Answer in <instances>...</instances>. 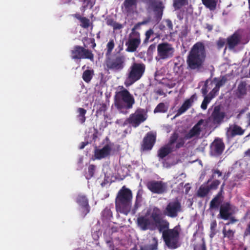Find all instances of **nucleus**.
<instances>
[{
    "label": "nucleus",
    "mask_w": 250,
    "mask_h": 250,
    "mask_svg": "<svg viewBox=\"0 0 250 250\" xmlns=\"http://www.w3.org/2000/svg\"><path fill=\"white\" fill-rule=\"evenodd\" d=\"M136 224L142 230H154L158 229L160 232L169 228V222L163 219L161 210L156 207L147 210L145 215L139 216Z\"/></svg>",
    "instance_id": "1"
},
{
    "label": "nucleus",
    "mask_w": 250,
    "mask_h": 250,
    "mask_svg": "<svg viewBox=\"0 0 250 250\" xmlns=\"http://www.w3.org/2000/svg\"><path fill=\"white\" fill-rule=\"evenodd\" d=\"M206 58V51L203 42L195 43L189 52L187 59L188 67L190 70L199 71L204 67Z\"/></svg>",
    "instance_id": "2"
},
{
    "label": "nucleus",
    "mask_w": 250,
    "mask_h": 250,
    "mask_svg": "<svg viewBox=\"0 0 250 250\" xmlns=\"http://www.w3.org/2000/svg\"><path fill=\"white\" fill-rule=\"evenodd\" d=\"M135 101L133 96L125 88L116 93L114 104L120 113L126 114L127 110L131 109Z\"/></svg>",
    "instance_id": "3"
},
{
    "label": "nucleus",
    "mask_w": 250,
    "mask_h": 250,
    "mask_svg": "<svg viewBox=\"0 0 250 250\" xmlns=\"http://www.w3.org/2000/svg\"><path fill=\"white\" fill-rule=\"evenodd\" d=\"M132 198L131 190L123 186L118 191L115 199L117 211L127 215L130 210Z\"/></svg>",
    "instance_id": "4"
},
{
    "label": "nucleus",
    "mask_w": 250,
    "mask_h": 250,
    "mask_svg": "<svg viewBox=\"0 0 250 250\" xmlns=\"http://www.w3.org/2000/svg\"><path fill=\"white\" fill-rule=\"evenodd\" d=\"M145 70L146 65L144 63L133 62L128 68L127 77L124 83L125 86L128 87L141 79Z\"/></svg>",
    "instance_id": "5"
},
{
    "label": "nucleus",
    "mask_w": 250,
    "mask_h": 250,
    "mask_svg": "<svg viewBox=\"0 0 250 250\" xmlns=\"http://www.w3.org/2000/svg\"><path fill=\"white\" fill-rule=\"evenodd\" d=\"M105 63L108 69L119 72L125 66L126 57L124 54L118 52L106 57Z\"/></svg>",
    "instance_id": "6"
},
{
    "label": "nucleus",
    "mask_w": 250,
    "mask_h": 250,
    "mask_svg": "<svg viewBox=\"0 0 250 250\" xmlns=\"http://www.w3.org/2000/svg\"><path fill=\"white\" fill-rule=\"evenodd\" d=\"M205 123L203 119L200 120L187 133L184 137L179 138L175 145V149H178L184 146L186 140H189L193 137H198L202 131L201 125Z\"/></svg>",
    "instance_id": "7"
},
{
    "label": "nucleus",
    "mask_w": 250,
    "mask_h": 250,
    "mask_svg": "<svg viewBox=\"0 0 250 250\" xmlns=\"http://www.w3.org/2000/svg\"><path fill=\"white\" fill-rule=\"evenodd\" d=\"M162 232V237L166 245L169 248L175 249L178 247L179 233L174 229H165Z\"/></svg>",
    "instance_id": "8"
},
{
    "label": "nucleus",
    "mask_w": 250,
    "mask_h": 250,
    "mask_svg": "<svg viewBox=\"0 0 250 250\" xmlns=\"http://www.w3.org/2000/svg\"><path fill=\"white\" fill-rule=\"evenodd\" d=\"M227 79L225 76L221 78H214L212 81L210 79H207L205 82L204 85L201 89V92L203 95H207L208 89L212 86L213 83H215V87L210 92L209 95H215L220 89V88L225 84Z\"/></svg>",
    "instance_id": "9"
},
{
    "label": "nucleus",
    "mask_w": 250,
    "mask_h": 250,
    "mask_svg": "<svg viewBox=\"0 0 250 250\" xmlns=\"http://www.w3.org/2000/svg\"><path fill=\"white\" fill-rule=\"evenodd\" d=\"M86 47L84 44L83 46L75 45L71 51V58L74 60L88 59L93 62L94 54L91 50Z\"/></svg>",
    "instance_id": "10"
},
{
    "label": "nucleus",
    "mask_w": 250,
    "mask_h": 250,
    "mask_svg": "<svg viewBox=\"0 0 250 250\" xmlns=\"http://www.w3.org/2000/svg\"><path fill=\"white\" fill-rule=\"evenodd\" d=\"M147 118V111L145 109L138 108L134 113L131 114L126 122L134 127H137L144 122Z\"/></svg>",
    "instance_id": "11"
},
{
    "label": "nucleus",
    "mask_w": 250,
    "mask_h": 250,
    "mask_svg": "<svg viewBox=\"0 0 250 250\" xmlns=\"http://www.w3.org/2000/svg\"><path fill=\"white\" fill-rule=\"evenodd\" d=\"M143 2L148 8L153 10L154 18L157 22H159L162 18L165 6L161 0H143Z\"/></svg>",
    "instance_id": "12"
},
{
    "label": "nucleus",
    "mask_w": 250,
    "mask_h": 250,
    "mask_svg": "<svg viewBox=\"0 0 250 250\" xmlns=\"http://www.w3.org/2000/svg\"><path fill=\"white\" fill-rule=\"evenodd\" d=\"M212 111L211 115L208 117V119L214 125H219L224 121L226 113L224 111L221 105H216L212 107Z\"/></svg>",
    "instance_id": "13"
},
{
    "label": "nucleus",
    "mask_w": 250,
    "mask_h": 250,
    "mask_svg": "<svg viewBox=\"0 0 250 250\" xmlns=\"http://www.w3.org/2000/svg\"><path fill=\"white\" fill-rule=\"evenodd\" d=\"M140 34L139 32H133L131 30L129 35L128 41L125 42L127 46L125 50L128 52H134L141 43Z\"/></svg>",
    "instance_id": "14"
},
{
    "label": "nucleus",
    "mask_w": 250,
    "mask_h": 250,
    "mask_svg": "<svg viewBox=\"0 0 250 250\" xmlns=\"http://www.w3.org/2000/svg\"><path fill=\"white\" fill-rule=\"evenodd\" d=\"M174 49L171 44L163 42L157 46V53L159 59L166 60L173 56Z\"/></svg>",
    "instance_id": "15"
},
{
    "label": "nucleus",
    "mask_w": 250,
    "mask_h": 250,
    "mask_svg": "<svg viewBox=\"0 0 250 250\" xmlns=\"http://www.w3.org/2000/svg\"><path fill=\"white\" fill-rule=\"evenodd\" d=\"M147 188L153 193L162 194L167 190V184L162 181L150 180L146 183Z\"/></svg>",
    "instance_id": "16"
},
{
    "label": "nucleus",
    "mask_w": 250,
    "mask_h": 250,
    "mask_svg": "<svg viewBox=\"0 0 250 250\" xmlns=\"http://www.w3.org/2000/svg\"><path fill=\"white\" fill-rule=\"evenodd\" d=\"M181 211V203L176 201L170 202L167 205L164 210V213L168 217L175 218L178 216V213Z\"/></svg>",
    "instance_id": "17"
},
{
    "label": "nucleus",
    "mask_w": 250,
    "mask_h": 250,
    "mask_svg": "<svg viewBox=\"0 0 250 250\" xmlns=\"http://www.w3.org/2000/svg\"><path fill=\"white\" fill-rule=\"evenodd\" d=\"M156 140V135L152 132H148L144 137L141 143V149L143 151L152 149Z\"/></svg>",
    "instance_id": "18"
},
{
    "label": "nucleus",
    "mask_w": 250,
    "mask_h": 250,
    "mask_svg": "<svg viewBox=\"0 0 250 250\" xmlns=\"http://www.w3.org/2000/svg\"><path fill=\"white\" fill-rule=\"evenodd\" d=\"M226 40L227 44L225 46L224 53H225L228 48L230 50H234L236 46L240 44L241 37L238 33L235 32L229 36Z\"/></svg>",
    "instance_id": "19"
},
{
    "label": "nucleus",
    "mask_w": 250,
    "mask_h": 250,
    "mask_svg": "<svg viewBox=\"0 0 250 250\" xmlns=\"http://www.w3.org/2000/svg\"><path fill=\"white\" fill-rule=\"evenodd\" d=\"M232 206L229 202H224L219 208V216L220 218L227 220L233 214L232 211Z\"/></svg>",
    "instance_id": "20"
},
{
    "label": "nucleus",
    "mask_w": 250,
    "mask_h": 250,
    "mask_svg": "<svg viewBox=\"0 0 250 250\" xmlns=\"http://www.w3.org/2000/svg\"><path fill=\"white\" fill-rule=\"evenodd\" d=\"M111 151V147L109 144L105 145L101 149H96L94 151L95 159L101 160L108 156Z\"/></svg>",
    "instance_id": "21"
},
{
    "label": "nucleus",
    "mask_w": 250,
    "mask_h": 250,
    "mask_svg": "<svg viewBox=\"0 0 250 250\" xmlns=\"http://www.w3.org/2000/svg\"><path fill=\"white\" fill-rule=\"evenodd\" d=\"M245 131V129L238 125H233L228 129L226 134L229 138H232L237 135H243Z\"/></svg>",
    "instance_id": "22"
},
{
    "label": "nucleus",
    "mask_w": 250,
    "mask_h": 250,
    "mask_svg": "<svg viewBox=\"0 0 250 250\" xmlns=\"http://www.w3.org/2000/svg\"><path fill=\"white\" fill-rule=\"evenodd\" d=\"M225 147V144L221 139H216L212 143L211 149L214 155L219 156L223 152Z\"/></svg>",
    "instance_id": "23"
},
{
    "label": "nucleus",
    "mask_w": 250,
    "mask_h": 250,
    "mask_svg": "<svg viewBox=\"0 0 250 250\" xmlns=\"http://www.w3.org/2000/svg\"><path fill=\"white\" fill-rule=\"evenodd\" d=\"M77 202L82 206L83 209V212L84 215L87 214L90 211V207L87 198L84 195H79L77 199Z\"/></svg>",
    "instance_id": "24"
},
{
    "label": "nucleus",
    "mask_w": 250,
    "mask_h": 250,
    "mask_svg": "<svg viewBox=\"0 0 250 250\" xmlns=\"http://www.w3.org/2000/svg\"><path fill=\"white\" fill-rule=\"evenodd\" d=\"M236 230L235 229L227 228V226L223 227L222 230L223 237L229 240L232 241L234 239Z\"/></svg>",
    "instance_id": "25"
},
{
    "label": "nucleus",
    "mask_w": 250,
    "mask_h": 250,
    "mask_svg": "<svg viewBox=\"0 0 250 250\" xmlns=\"http://www.w3.org/2000/svg\"><path fill=\"white\" fill-rule=\"evenodd\" d=\"M173 148L170 147L167 145L162 147L158 151V156L163 159L173 151Z\"/></svg>",
    "instance_id": "26"
},
{
    "label": "nucleus",
    "mask_w": 250,
    "mask_h": 250,
    "mask_svg": "<svg viewBox=\"0 0 250 250\" xmlns=\"http://www.w3.org/2000/svg\"><path fill=\"white\" fill-rule=\"evenodd\" d=\"M138 0H125L123 4L125 11L127 13H130L136 7Z\"/></svg>",
    "instance_id": "27"
},
{
    "label": "nucleus",
    "mask_w": 250,
    "mask_h": 250,
    "mask_svg": "<svg viewBox=\"0 0 250 250\" xmlns=\"http://www.w3.org/2000/svg\"><path fill=\"white\" fill-rule=\"evenodd\" d=\"M223 199H220L214 196L211 200L209 204V209L216 210L220 208V206L223 204Z\"/></svg>",
    "instance_id": "28"
},
{
    "label": "nucleus",
    "mask_w": 250,
    "mask_h": 250,
    "mask_svg": "<svg viewBox=\"0 0 250 250\" xmlns=\"http://www.w3.org/2000/svg\"><path fill=\"white\" fill-rule=\"evenodd\" d=\"M202 3L210 11L216 9L218 0H201Z\"/></svg>",
    "instance_id": "29"
},
{
    "label": "nucleus",
    "mask_w": 250,
    "mask_h": 250,
    "mask_svg": "<svg viewBox=\"0 0 250 250\" xmlns=\"http://www.w3.org/2000/svg\"><path fill=\"white\" fill-rule=\"evenodd\" d=\"M247 84L245 82H241L238 85L237 95L238 98H242L247 94Z\"/></svg>",
    "instance_id": "30"
},
{
    "label": "nucleus",
    "mask_w": 250,
    "mask_h": 250,
    "mask_svg": "<svg viewBox=\"0 0 250 250\" xmlns=\"http://www.w3.org/2000/svg\"><path fill=\"white\" fill-rule=\"evenodd\" d=\"M94 75V72L93 69H87L83 71L82 78L85 83H89L92 80Z\"/></svg>",
    "instance_id": "31"
},
{
    "label": "nucleus",
    "mask_w": 250,
    "mask_h": 250,
    "mask_svg": "<svg viewBox=\"0 0 250 250\" xmlns=\"http://www.w3.org/2000/svg\"><path fill=\"white\" fill-rule=\"evenodd\" d=\"M77 113L78 114L77 117L79 122L82 124H83L86 120V110L82 107H79L77 109Z\"/></svg>",
    "instance_id": "32"
},
{
    "label": "nucleus",
    "mask_w": 250,
    "mask_h": 250,
    "mask_svg": "<svg viewBox=\"0 0 250 250\" xmlns=\"http://www.w3.org/2000/svg\"><path fill=\"white\" fill-rule=\"evenodd\" d=\"M210 190L207 186L202 185L197 191V196L201 198H204L207 196Z\"/></svg>",
    "instance_id": "33"
},
{
    "label": "nucleus",
    "mask_w": 250,
    "mask_h": 250,
    "mask_svg": "<svg viewBox=\"0 0 250 250\" xmlns=\"http://www.w3.org/2000/svg\"><path fill=\"white\" fill-rule=\"evenodd\" d=\"M197 99L196 93L193 94L189 99H187L183 104V105L185 106L187 109H189L193 104L194 102Z\"/></svg>",
    "instance_id": "34"
},
{
    "label": "nucleus",
    "mask_w": 250,
    "mask_h": 250,
    "mask_svg": "<svg viewBox=\"0 0 250 250\" xmlns=\"http://www.w3.org/2000/svg\"><path fill=\"white\" fill-rule=\"evenodd\" d=\"M188 0H174L173 6L175 9H179L183 6L188 5Z\"/></svg>",
    "instance_id": "35"
},
{
    "label": "nucleus",
    "mask_w": 250,
    "mask_h": 250,
    "mask_svg": "<svg viewBox=\"0 0 250 250\" xmlns=\"http://www.w3.org/2000/svg\"><path fill=\"white\" fill-rule=\"evenodd\" d=\"M115 43L113 39L109 40V42L106 44V52L105 53L106 57L111 55V52L114 47Z\"/></svg>",
    "instance_id": "36"
},
{
    "label": "nucleus",
    "mask_w": 250,
    "mask_h": 250,
    "mask_svg": "<svg viewBox=\"0 0 250 250\" xmlns=\"http://www.w3.org/2000/svg\"><path fill=\"white\" fill-rule=\"evenodd\" d=\"M167 108L163 103H159L154 110V113H165L167 111Z\"/></svg>",
    "instance_id": "37"
},
{
    "label": "nucleus",
    "mask_w": 250,
    "mask_h": 250,
    "mask_svg": "<svg viewBox=\"0 0 250 250\" xmlns=\"http://www.w3.org/2000/svg\"><path fill=\"white\" fill-rule=\"evenodd\" d=\"M179 139V138L178 133L176 132H174L171 134V136L170 137L167 145L171 147L172 146V145H173L175 143H177Z\"/></svg>",
    "instance_id": "38"
},
{
    "label": "nucleus",
    "mask_w": 250,
    "mask_h": 250,
    "mask_svg": "<svg viewBox=\"0 0 250 250\" xmlns=\"http://www.w3.org/2000/svg\"><path fill=\"white\" fill-rule=\"evenodd\" d=\"M216 47L218 50L221 49L227 44V40L222 37H219L216 42Z\"/></svg>",
    "instance_id": "39"
},
{
    "label": "nucleus",
    "mask_w": 250,
    "mask_h": 250,
    "mask_svg": "<svg viewBox=\"0 0 250 250\" xmlns=\"http://www.w3.org/2000/svg\"><path fill=\"white\" fill-rule=\"evenodd\" d=\"M210 95L211 96L210 97H208L206 95H204L205 96L204 99L201 105V107L203 110H206L207 108L208 104L210 102L211 99L215 96L214 95H213V96H212V95Z\"/></svg>",
    "instance_id": "40"
},
{
    "label": "nucleus",
    "mask_w": 250,
    "mask_h": 250,
    "mask_svg": "<svg viewBox=\"0 0 250 250\" xmlns=\"http://www.w3.org/2000/svg\"><path fill=\"white\" fill-rule=\"evenodd\" d=\"M95 166L94 165H90L88 168V175L86 176L87 179L91 178L94 174Z\"/></svg>",
    "instance_id": "41"
},
{
    "label": "nucleus",
    "mask_w": 250,
    "mask_h": 250,
    "mask_svg": "<svg viewBox=\"0 0 250 250\" xmlns=\"http://www.w3.org/2000/svg\"><path fill=\"white\" fill-rule=\"evenodd\" d=\"M146 247L149 250H157L158 247V242L157 239L153 238L152 239V243L150 245H147Z\"/></svg>",
    "instance_id": "42"
},
{
    "label": "nucleus",
    "mask_w": 250,
    "mask_h": 250,
    "mask_svg": "<svg viewBox=\"0 0 250 250\" xmlns=\"http://www.w3.org/2000/svg\"><path fill=\"white\" fill-rule=\"evenodd\" d=\"M220 184V182L218 180H215L209 186H208V188L209 190L216 189Z\"/></svg>",
    "instance_id": "43"
},
{
    "label": "nucleus",
    "mask_w": 250,
    "mask_h": 250,
    "mask_svg": "<svg viewBox=\"0 0 250 250\" xmlns=\"http://www.w3.org/2000/svg\"><path fill=\"white\" fill-rule=\"evenodd\" d=\"M102 215L105 219H110L112 216V213L110 209L106 208L102 212Z\"/></svg>",
    "instance_id": "44"
},
{
    "label": "nucleus",
    "mask_w": 250,
    "mask_h": 250,
    "mask_svg": "<svg viewBox=\"0 0 250 250\" xmlns=\"http://www.w3.org/2000/svg\"><path fill=\"white\" fill-rule=\"evenodd\" d=\"M82 23L81 26L84 28H87L89 26L90 21L86 17H83L80 21Z\"/></svg>",
    "instance_id": "45"
},
{
    "label": "nucleus",
    "mask_w": 250,
    "mask_h": 250,
    "mask_svg": "<svg viewBox=\"0 0 250 250\" xmlns=\"http://www.w3.org/2000/svg\"><path fill=\"white\" fill-rule=\"evenodd\" d=\"M153 34H154V31H153V29H149V30L146 31V34H145L146 38L144 40V42L145 43L147 42H148L151 36H152Z\"/></svg>",
    "instance_id": "46"
},
{
    "label": "nucleus",
    "mask_w": 250,
    "mask_h": 250,
    "mask_svg": "<svg viewBox=\"0 0 250 250\" xmlns=\"http://www.w3.org/2000/svg\"><path fill=\"white\" fill-rule=\"evenodd\" d=\"M94 4H95L94 2H91L90 0H88V1L87 2V3L85 5L82 6L80 8V10L83 13L85 12V10L86 9V8H87L88 5H90V8H92V7L94 5Z\"/></svg>",
    "instance_id": "47"
},
{
    "label": "nucleus",
    "mask_w": 250,
    "mask_h": 250,
    "mask_svg": "<svg viewBox=\"0 0 250 250\" xmlns=\"http://www.w3.org/2000/svg\"><path fill=\"white\" fill-rule=\"evenodd\" d=\"M217 227V223L215 220L210 223V228L211 231L213 232V235L215 234V229Z\"/></svg>",
    "instance_id": "48"
},
{
    "label": "nucleus",
    "mask_w": 250,
    "mask_h": 250,
    "mask_svg": "<svg viewBox=\"0 0 250 250\" xmlns=\"http://www.w3.org/2000/svg\"><path fill=\"white\" fill-rule=\"evenodd\" d=\"M147 23L146 21H143L142 22H139L137 23H136L134 27L132 28L131 30L133 32H137L136 29L139 28L141 25H143L145 24H146Z\"/></svg>",
    "instance_id": "49"
},
{
    "label": "nucleus",
    "mask_w": 250,
    "mask_h": 250,
    "mask_svg": "<svg viewBox=\"0 0 250 250\" xmlns=\"http://www.w3.org/2000/svg\"><path fill=\"white\" fill-rule=\"evenodd\" d=\"M84 40H86V41H87L88 43H91L92 44L91 48L92 49H94L95 48V47L96 46V43H95V39L94 38H85Z\"/></svg>",
    "instance_id": "50"
},
{
    "label": "nucleus",
    "mask_w": 250,
    "mask_h": 250,
    "mask_svg": "<svg viewBox=\"0 0 250 250\" xmlns=\"http://www.w3.org/2000/svg\"><path fill=\"white\" fill-rule=\"evenodd\" d=\"M229 219V221L225 224V226H227L229 225L230 224H233L238 221L237 219H235V218L234 216H232V215L231 216Z\"/></svg>",
    "instance_id": "51"
},
{
    "label": "nucleus",
    "mask_w": 250,
    "mask_h": 250,
    "mask_svg": "<svg viewBox=\"0 0 250 250\" xmlns=\"http://www.w3.org/2000/svg\"><path fill=\"white\" fill-rule=\"evenodd\" d=\"M156 49V44L153 43L151 44L148 49H147V54H151L153 53V52Z\"/></svg>",
    "instance_id": "52"
},
{
    "label": "nucleus",
    "mask_w": 250,
    "mask_h": 250,
    "mask_svg": "<svg viewBox=\"0 0 250 250\" xmlns=\"http://www.w3.org/2000/svg\"><path fill=\"white\" fill-rule=\"evenodd\" d=\"M187 110V108L184 106V105H182V106L179 108L177 110V114L178 115H181L185 112Z\"/></svg>",
    "instance_id": "53"
},
{
    "label": "nucleus",
    "mask_w": 250,
    "mask_h": 250,
    "mask_svg": "<svg viewBox=\"0 0 250 250\" xmlns=\"http://www.w3.org/2000/svg\"><path fill=\"white\" fill-rule=\"evenodd\" d=\"M116 21L112 18H107L106 20V23L107 25L113 26Z\"/></svg>",
    "instance_id": "54"
},
{
    "label": "nucleus",
    "mask_w": 250,
    "mask_h": 250,
    "mask_svg": "<svg viewBox=\"0 0 250 250\" xmlns=\"http://www.w3.org/2000/svg\"><path fill=\"white\" fill-rule=\"evenodd\" d=\"M106 110V106L105 104H103L102 105L100 106L99 109L97 111V113H101L104 112Z\"/></svg>",
    "instance_id": "55"
},
{
    "label": "nucleus",
    "mask_w": 250,
    "mask_h": 250,
    "mask_svg": "<svg viewBox=\"0 0 250 250\" xmlns=\"http://www.w3.org/2000/svg\"><path fill=\"white\" fill-rule=\"evenodd\" d=\"M114 30H119L123 28V26L121 23L115 22L112 26Z\"/></svg>",
    "instance_id": "56"
},
{
    "label": "nucleus",
    "mask_w": 250,
    "mask_h": 250,
    "mask_svg": "<svg viewBox=\"0 0 250 250\" xmlns=\"http://www.w3.org/2000/svg\"><path fill=\"white\" fill-rule=\"evenodd\" d=\"M205 28L207 29L208 32H211L213 29V25L206 23Z\"/></svg>",
    "instance_id": "57"
},
{
    "label": "nucleus",
    "mask_w": 250,
    "mask_h": 250,
    "mask_svg": "<svg viewBox=\"0 0 250 250\" xmlns=\"http://www.w3.org/2000/svg\"><path fill=\"white\" fill-rule=\"evenodd\" d=\"M223 190L220 189L219 192L215 196L219 198L223 199L224 200V196H223Z\"/></svg>",
    "instance_id": "58"
},
{
    "label": "nucleus",
    "mask_w": 250,
    "mask_h": 250,
    "mask_svg": "<svg viewBox=\"0 0 250 250\" xmlns=\"http://www.w3.org/2000/svg\"><path fill=\"white\" fill-rule=\"evenodd\" d=\"M223 190L220 189L219 192L215 196L219 198L223 199L224 200V196H223Z\"/></svg>",
    "instance_id": "59"
},
{
    "label": "nucleus",
    "mask_w": 250,
    "mask_h": 250,
    "mask_svg": "<svg viewBox=\"0 0 250 250\" xmlns=\"http://www.w3.org/2000/svg\"><path fill=\"white\" fill-rule=\"evenodd\" d=\"M72 16L77 20H79L80 21L83 17L81 16V15L79 13H76L75 14H73Z\"/></svg>",
    "instance_id": "60"
},
{
    "label": "nucleus",
    "mask_w": 250,
    "mask_h": 250,
    "mask_svg": "<svg viewBox=\"0 0 250 250\" xmlns=\"http://www.w3.org/2000/svg\"><path fill=\"white\" fill-rule=\"evenodd\" d=\"M212 172L213 174H217L219 177L221 176L222 174V172L218 169H212Z\"/></svg>",
    "instance_id": "61"
},
{
    "label": "nucleus",
    "mask_w": 250,
    "mask_h": 250,
    "mask_svg": "<svg viewBox=\"0 0 250 250\" xmlns=\"http://www.w3.org/2000/svg\"><path fill=\"white\" fill-rule=\"evenodd\" d=\"M244 235L245 236L250 235V223L248 225V228L245 230Z\"/></svg>",
    "instance_id": "62"
},
{
    "label": "nucleus",
    "mask_w": 250,
    "mask_h": 250,
    "mask_svg": "<svg viewBox=\"0 0 250 250\" xmlns=\"http://www.w3.org/2000/svg\"><path fill=\"white\" fill-rule=\"evenodd\" d=\"M166 22L167 23V25L169 29L172 28V23L170 20H167L166 21Z\"/></svg>",
    "instance_id": "63"
},
{
    "label": "nucleus",
    "mask_w": 250,
    "mask_h": 250,
    "mask_svg": "<svg viewBox=\"0 0 250 250\" xmlns=\"http://www.w3.org/2000/svg\"><path fill=\"white\" fill-rule=\"evenodd\" d=\"M87 144V143L85 142H82L81 144V145L79 147L80 149H82L84 148V147L86 146V145Z\"/></svg>",
    "instance_id": "64"
}]
</instances>
